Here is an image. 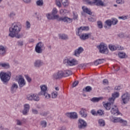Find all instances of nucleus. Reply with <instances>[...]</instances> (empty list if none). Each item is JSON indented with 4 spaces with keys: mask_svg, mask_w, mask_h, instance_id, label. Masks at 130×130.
<instances>
[{
    "mask_svg": "<svg viewBox=\"0 0 130 130\" xmlns=\"http://www.w3.org/2000/svg\"><path fill=\"white\" fill-rule=\"evenodd\" d=\"M40 88L41 90L38 93V94L37 93L29 94L26 96L27 100L38 102L40 100L39 96H42V95L44 96L45 99H49L51 95L47 93V87L46 85H41Z\"/></svg>",
    "mask_w": 130,
    "mask_h": 130,
    "instance_id": "nucleus-1",
    "label": "nucleus"
},
{
    "mask_svg": "<svg viewBox=\"0 0 130 130\" xmlns=\"http://www.w3.org/2000/svg\"><path fill=\"white\" fill-rule=\"evenodd\" d=\"M21 30H22V24L19 22H14L9 28V36L12 38L15 37L17 39H20L23 37V34H20Z\"/></svg>",
    "mask_w": 130,
    "mask_h": 130,
    "instance_id": "nucleus-2",
    "label": "nucleus"
},
{
    "mask_svg": "<svg viewBox=\"0 0 130 130\" xmlns=\"http://www.w3.org/2000/svg\"><path fill=\"white\" fill-rule=\"evenodd\" d=\"M46 17L48 20H57V21H62L64 23H72L73 22V19L71 18H69L67 16L62 17L59 18L58 15L54 16L52 14L48 13L46 14Z\"/></svg>",
    "mask_w": 130,
    "mask_h": 130,
    "instance_id": "nucleus-3",
    "label": "nucleus"
},
{
    "mask_svg": "<svg viewBox=\"0 0 130 130\" xmlns=\"http://www.w3.org/2000/svg\"><path fill=\"white\" fill-rule=\"evenodd\" d=\"M72 74V72L70 70H66L64 71H59L57 73H54L52 75V78L55 80H58L63 78V77H69V76H71Z\"/></svg>",
    "mask_w": 130,
    "mask_h": 130,
    "instance_id": "nucleus-4",
    "label": "nucleus"
},
{
    "mask_svg": "<svg viewBox=\"0 0 130 130\" xmlns=\"http://www.w3.org/2000/svg\"><path fill=\"white\" fill-rule=\"evenodd\" d=\"M63 63L69 67L77 66L79 63V61L77 59L72 57H66L63 59Z\"/></svg>",
    "mask_w": 130,
    "mask_h": 130,
    "instance_id": "nucleus-5",
    "label": "nucleus"
},
{
    "mask_svg": "<svg viewBox=\"0 0 130 130\" xmlns=\"http://www.w3.org/2000/svg\"><path fill=\"white\" fill-rule=\"evenodd\" d=\"M12 76V73L10 72H1L0 77L4 84H7V83L10 81L11 77Z\"/></svg>",
    "mask_w": 130,
    "mask_h": 130,
    "instance_id": "nucleus-6",
    "label": "nucleus"
},
{
    "mask_svg": "<svg viewBox=\"0 0 130 130\" xmlns=\"http://www.w3.org/2000/svg\"><path fill=\"white\" fill-rule=\"evenodd\" d=\"M86 3L88 4L89 6H98L101 7H106V5L101 0H84Z\"/></svg>",
    "mask_w": 130,
    "mask_h": 130,
    "instance_id": "nucleus-7",
    "label": "nucleus"
},
{
    "mask_svg": "<svg viewBox=\"0 0 130 130\" xmlns=\"http://www.w3.org/2000/svg\"><path fill=\"white\" fill-rule=\"evenodd\" d=\"M101 53H104L105 54H107L109 52L108 48H107V46L104 43H101L99 46H98Z\"/></svg>",
    "mask_w": 130,
    "mask_h": 130,
    "instance_id": "nucleus-8",
    "label": "nucleus"
},
{
    "mask_svg": "<svg viewBox=\"0 0 130 130\" xmlns=\"http://www.w3.org/2000/svg\"><path fill=\"white\" fill-rule=\"evenodd\" d=\"M111 121L112 122L116 123V122H119L120 123H122V124L125 126L127 124V121L126 120H124L118 117H112L111 118Z\"/></svg>",
    "mask_w": 130,
    "mask_h": 130,
    "instance_id": "nucleus-9",
    "label": "nucleus"
},
{
    "mask_svg": "<svg viewBox=\"0 0 130 130\" xmlns=\"http://www.w3.org/2000/svg\"><path fill=\"white\" fill-rule=\"evenodd\" d=\"M43 48H44V44L43 43L40 42L38 43L36 46V52L37 53H42V51H43Z\"/></svg>",
    "mask_w": 130,
    "mask_h": 130,
    "instance_id": "nucleus-10",
    "label": "nucleus"
},
{
    "mask_svg": "<svg viewBox=\"0 0 130 130\" xmlns=\"http://www.w3.org/2000/svg\"><path fill=\"white\" fill-rule=\"evenodd\" d=\"M121 98L123 104H126V103H128V102L129 101L130 94L126 92L122 94Z\"/></svg>",
    "mask_w": 130,
    "mask_h": 130,
    "instance_id": "nucleus-11",
    "label": "nucleus"
},
{
    "mask_svg": "<svg viewBox=\"0 0 130 130\" xmlns=\"http://www.w3.org/2000/svg\"><path fill=\"white\" fill-rule=\"evenodd\" d=\"M87 127V123L84 120L80 119L78 122V128L80 129H83L86 128Z\"/></svg>",
    "mask_w": 130,
    "mask_h": 130,
    "instance_id": "nucleus-12",
    "label": "nucleus"
},
{
    "mask_svg": "<svg viewBox=\"0 0 130 130\" xmlns=\"http://www.w3.org/2000/svg\"><path fill=\"white\" fill-rule=\"evenodd\" d=\"M111 113H112L113 115H119L120 114L119 111H118V108H117L116 105H113L112 106Z\"/></svg>",
    "mask_w": 130,
    "mask_h": 130,
    "instance_id": "nucleus-13",
    "label": "nucleus"
},
{
    "mask_svg": "<svg viewBox=\"0 0 130 130\" xmlns=\"http://www.w3.org/2000/svg\"><path fill=\"white\" fill-rule=\"evenodd\" d=\"M18 83L20 88H23V87L26 85L25 79H24V78H23L22 75H19V78L18 79Z\"/></svg>",
    "mask_w": 130,
    "mask_h": 130,
    "instance_id": "nucleus-14",
    "label": "nucleus"
},
{
    "mask_svg": "<svg viewBox=\"0 0 130 130\" xmlns=\"http://www.w3.org/2000/svg\"><path fill=\"white\" fill-rule=\"evenodd\" d=\"M89 30V26H81L80 28H78V31L76 32L77 35L78 36H81V34H82V32L83 31H88Z\"/></svg>",
    "mask_w": 130,
    "mask_h": 130,
    "instance_id": "nucleus-15",
    "label": "nucleus"
},
{
    "mask_svg": "<svg viewBox=\"0 0 130 130\" xmlns=\"http://www.w3.org/2000/svg\"><path fill=\"white\" fill-rule=\"evenodd\" d=\"M119 97V93L117 92H115L112 94V98L109 99V101L111 102V103H114V101L116 98H118Z\"/></svg>",
    "mask_w": 130,
    "mask_h": 130,
    "instance_id": "nucleus-16",
    "label": "nucleus"
},
{
    "mask_svg": "<svg viewBox=\"0 0 130 130\" xmlns=\"http://www.w3.org/2000/svg\"><path fill=\"white\" fill-rule=\"evenodd\" d=\"M24 109L22 110V114L23 115H27V114L29 112L30 110V105L25 104L23 106Z\"/></svg>",
    "mask_w": 130,
    "mask_h": 130,
    "instance_id": "nucleus-17",
    "label": "nucleus"
},
{
    "mask_svg": "<svg viewBox=\"0 0 130 130\" xmlns=\"http://www.w3.org/2000/svg\"><path fill=\"white\" fill-rule=\"evenodd\" d=\"M84 51V49L82 47H79L78 49L75 50L74 55L75 56H77L79 57L80 56V54L82 53Z\"/></svg>",
    "mask_w": 130,
    "mask_h": 130,
    "instance_id": "nucleus-18",
    "label": "nucleus"
},
{
    "mask_svg": "<svg viewBox=\"0 0 130 130\" xmlns=\"http://www.w3.org/2000/svg\"><path fill=\"white\" fill-rule=\"evenodd\" d=\"M66 115L68 116V117H70L73 119H76L78 118V114H77V113L76 112L68 113L66 114Z\"/></svg>",
    "mask_w": 130,
    "mask_h": 130,
    "instance_id": "nucleus-19",
    "label": "nucleus"
},
{
    "mask_svg": "<svg viewBox=\"0 0 130 130\" xmlns=\"http://www.w3.org/2000/svg\"><path fill=\"white\" fill-rule=\"evenodd\" d=\"M90 37L91 33L83 34L80 36V38L81 40H87V39H89V37Z\"/></svg>",
    "mask_w": 130,
    "mask_h": 130,
    "instance_id": "nucleus-20",
    "label": "nucleus"
},
{
    "mask_svg": "<svg viewBox=\"0 0 130 130\" xmlns=\"http://www.w3.org/2000/svg\"><path fill=\"white\" fill-rule=\"evenodd\" d=\"M43 64H44L43 61L39 59L36 60L34 62L35 68H40V67H42Z\"/></svg>",
    "mask_w": 130,
    "mask_h": 130,
    "instance_id": "nucleus-21",
    "label": "nucleus"
},
{
    "mask_svg": "<svg viewBox=\"0 0 130 130\" xmlns=\"http://www.w3.org/2000/svg\"><path fill=\"white\" fill-rule=\"evenodd\" d=\"M113 103H111V102L109 101V103L104 104V107L106 108V110H110V108L113 106Z\"/></svg>",
    "mask_w": 130,
    "mask_h": 130,
    "instance_id": "nucleus-22",
    "label": "nucleus"
},
{
    "mask_svg": "<svg viewBox=\"0 0 130 130\" xmlns=\"http://www.w3.org/2000/svg\"><path fill=\"white\" fill-rule=\"evenodd\" d=\"M83 12L86 13V14H88V15H92V12L91 11V10L87 8V7L83 6L82 8Z\"/></svg>",
    "mask_w": 130,
    "mask_h": 130,
    "instance_id": "nucleus-23",
    "label": "nucleus"
},
{
    "mask_svg": "<svg viewBox=\"0 0 130 130\" xmlns=\"http://www.w3.org/2000/svg\"><path fill=\"white\" fill-rule=\"evenodd\" d=\"M79 114L82 117H87V111L85 109H81L79 112Z\"/></svg>",
    "mask_w": 130,
    "mask_h": 130,
    "instance_id": "nucleus-24",
    "label": "nucleus"
},
{
    "mask_svg": "<svg viewBox=\"0 0 130 130\" xmlns=\"http://www.w3.org/2000/svg\"><path fill=\"white\" fill-rule=\"evenodd\" d=\"M109 48L111 51H114V50H119V49H121V48H119V46H116L114 45H110L109 46Z\"/></svg>",
    "mask_w": 130,
    "mask_h": 130,
    "instance_id": "nucleus-25",
    "label": "nucleus"
},
{
    "mask_svg": "<svg viewBox=\"0 0 130 130\" xmlns=\"http://www.w3.org/2000/svg\"><path fill=\"white\" fill-rule=\"evenodd\" d=\"M18 85L16 83H13L11 86V90L12 93H15L16 92V90L18 89Z\"/></svg>",
    "mask_w": 130,
    "mask_h": 130,
    "instance_id": "nucleus-26",
    "label": "nucleus"
},
{
    "mask_svg": "<svg viewBox=\"0 0 130 130\" xmlns=\"http://www.w3.org/2000/svg\"><path fill=\"white\" fill-rule=\"evenodd\" d=\"M59 38L62 40H68L69 39V36L66 34H60L59 35Z\"/></svg>",
    "mask_w": 130,
    "mask_h": 130,
    "instance_id": "nucleus-27",
    "label": "nucleus"
},
{
    "mask_svg": "<svg viewBox=\"0 0 130 130\" xmlns=\"http://www.w3.org/2000/svg\"><path fill=\"white\" fill-rule=\"evenodd\" d=\"M0 67H2V68H4V69H10V63L8 62L7 63H2L0 62Z\"/></svg>",
    "mask_w": 130,
    "mask_h": 130,
    "instance_id": "nucleus-28",
    "label": "nucleus"
},
{
    "mask_svg": "<svg viewBox=\"0 0 130 130\" xmlns=\"http://www.w3.org/2000/svg\"><path fill=\"white\" fill-rule=\"evenodd\" d=\"M102 99H103V97L93 98L90 100V101L93 102V103H95L96 102H99V101H100V100H102Z\"/></svg>",
    "mask_w": 130,
    "mask_h": 130,
    "instance_id": "nucleus-29",
    "label": "nucleus"
},
{
    "mask_svg": "<svg viewBox=\"0 0 130 130\" xmlns=\"http://www.w3.org/2000/svg\"><path fill=\"white\" fill-rule=\"evenodd\" d=\"M6 54V49L4 46H0V54L4 55Z\"/></svg>",
    "mask_w": 130,
    "mask_h": 130,
    "instance_id": "nucleus-30",
    "label": "nucleus"
},
{
    "mask_svg": "<svg viewBox=\"0 0 130 130\" xmlns=\"http://www.w3.org/2000/svg\"><path fill=\"white\" fill-rule=\"evenodd\" d=\"M118 56L120 58H125L126 54L124 52H120L118 53Z\"/></svg>",
    "mask_w": 130,
    "mask_h": 130,
    "instance_id": "nucleus-31",
    "label": "nucleus"
},
{
    "mask_svg": "<svg viewBox=\"0 0 130 130\" xmlns=\"http://www.w3.org/2000/svg\"><path fill=\"white\" fill-rule=\"evenodd\" d=\"M99 124L100 126H105V121L102 119L99 120Z\"/></svg>",
    "mask_w": 130,
    "mask_h": 130,
    "instance_id": "nucleus-32",
    "label": "nucleus"
},
{
    "mask_svg": "<svg viewBox=\"0 0 130 130\" xmlns=\"http://www.w3.org/2000/svg\"><path fill=\"white\" fill-rule=\"evenodd\" d=\"M103 60H104V59H99L96 60L95 61H94V65L98 66V64L103 63Z\"/></svg>",
    "mask_w": 130,
    "mask_h": 130,
    "instance_id": "nucleus-33",
    "label": "nucleus"
},
{
    "mask_svg": "<svg viewBox=\"0 0 130 130\" xmlns=\"http://www.w3.org/2000/svg\"><path fill=\"white\" fill-rule=\"evenodd\" d=\"M83 91L84 92H91L92 91V87L90 86H87L83 89Z\"/></svg>",
    "mask_w": 130,
    "mask_h": 130,
    "instance_id": "nucleus-34",
    "label": "nucleus"
},
{
    "mask_svg": "<svg viewBox=\"0 0 130 130\" xmlns=\"http://www.w3.org/2000/svg\"><path fill=\"white\" fill-rule=\"evenodd\" d=\"M112 25H116L118 23V20L115 18H113L111 19Z\"/></svg>",
    "mask_w": 130,
    "mask_h": 130,
    "instance_id": "nucleus-35",
    "label": "nucleus"
},
{
    "mask_svg": "<svg viewBox=\"0 0 130 130\" xmlns=\"http://www.w3.org/2000/svg\"><path fill=\"white\" fill-rule=\"evenodd\" d=\"M41 125L42 126V127H46V126H47V122L44 120L41 121Z\"/></svg>",
    "mask_w": 130,
    "mask_h": 130,
    "instance_id": "nucleus-36",
    "label": "nucleus"
},
{
    "mask_svg": "<svg viewBox=\"0 0 130 130\" xmlns=\"http://www.w3.org/2000/svg\"><path fill=\"white\" fill-rule=\"evenodd\" d=\"M61 3L64 7H68L69 6V1L68 0H61Z\"/></svg>",
    "mask_w": 130,
    "mask_h": 130,
    "instance_id": "nucleus-37",
    "label": "nucleus"
},
{
    "mask_svg": "<svg viewBox=\"0 0 130 130\" xmlns=\"http://www.w3.org/2000/svg\"><path fill=\"white\" fill-rule=\"evenodd\" d=\"M97 24H98V27L100 29H102V28H103V23H102V21H99L97 22Z\"/></svg>",
    "mask_w": 130,
    "mask_h": 130,
    "instance_id": "nucleus-38",
    "label": "nucleus"
},
{
    "mask_svg": "<svg viewBox=\"0 0 130 130\" xmlns=\"http://www.w3.org/2000/svg\"><path fill=\"white\" fill-rule=\"evenodd\" d=\"M97 115H103L104 114V111L102 110H98L96 112Z\"/></svg>",
    "mask_w": 130,
    "mask_h": 130,
    "instance_id": "nucleus-39",
    "label": "nucleus"
},
{
    "mask_svg": "<svg viewBox=\"0 0 130 130\" xmlns=\"http://www.w3.org/2000/svg\"><path fill=\"white\" fill-rule=\"evenodd\" d=\"M73 18L72 19V22H73V20H77V19H78V13H75V12H73Z\"/></svg>",
    "mask_w": 130,
    "mask_h": 130,
    "instance_id": "nucleus-40",
    "label": "nucleus"
},
{
    "mask_svg": "<svg viewBox=\"0 0 130 130\" xmlns=\"http://www.w3.org/2000/svg\"><path fill=\"white\" fill-rule=\"evenodd\" d=\"M129 18V17H128V15H126V16H119L118 17V19H122V20H126Z\"/></svg>",
    "mask_w": 130,
    "mask_h": 130,
    "instance_id": "nucleus-41",
    "label": "nucleus"
},
{
    "mask_svg": "<svg viewBox=\"0 0 130 130\" xmlns=\"http://www.w3.org/2000/svg\"><path fill=\"white\" fill-rule=\"evenodd\" d=\"M57 95H58V94L56 91H54L52 92V98H56V97H57Z\"/></svg>",
    "mask_w": 130,
    "mask_h": 130,
    "instance_id": "nucleus-42",
    "label": "nucleus"
},
{
    "mask_svg": "<svg viewBox=\"0 0 130 130\" xmlns=\"http://www.w3.org/2000/svg\"><path fill=\"white\" fill-rule=\"evenodd\" d=\"M37 6H43V0H39L37 2Z\"/></svg>",
    "mask_w": 130,
    "mask_h": 130,
    "instance_id": "nucleus-43",
    "label": "nucleus"
},
{
    "mask_svg": "<svg viewBox=\"0 0 130 130\" xmlns=\"http://www.w3.org/2000/svg\"><path fill=\"white\" fill-rule=\"evenodd\" d=\"M106 24L107 25V26H109V27H111V25H112V23L111 22V19L108 20L106 21Z\"/></svg>",
    "mask_w": 130,
    "mask_h": 130,
    "instance_id": "nucleus-44",
    "label": "nucleus"
},
{
    "mask_svg": "<svg viewBox=\"0 0 130 130\" xmlns=\"http://www.w3.org/2000/svg\"><path fill=\"white\" fill-rule=\"evenodd\" d=\"M56 14H57V9L56 8L53 9L52 14L53 16H56L55 15Z\"/></svg>",
    "mask_w": 130,
    "mask_h": 130,
    "instance_id": "nucleus-45",
    "label": "nucleus"
},
{
    "mask_svg": "<svg viewBox=\"0 0 130 130\" xmlns=\"http://www.w3.org/2000/svg\"><path fill=\"white\" fill-rule=\"evenodd\" d=\"M17 44L18 45V46H23V45H24V42L23 41H18L17 42Z\"/></svg>",
    "mask_w": 130,
    "mask_h": 130,
    "instance_id": "nucleus-46",
    "label": "nucleus"
},
{
    "mask_svg": "<svg viewBox=\"0 0 130 130\" xmlns=\"http://www.w3.org/2000/svg\"><path fill=\"white\" fill-rule=\"evenodd\" d=\"M56 5L57 6V7L60 8V7H61V3H60V1L56 0Z\"/></svg>",
    "mask_w": 130,
    "mask_h": 130,
    "instance_id": "nucleus-47",
    "label": "nucleus"
},
{
    "mask_svg": "<svg viewBox=\"0 0 130 130\" xmlns=\"http://www.w3.org/2000/svg\"><path fill=\"white\" fill-rule=\"evenodd\" d=\"M116 3L119 5H122L124 4V0H117Z\"/></svg>",
    "mask_w": 130,
    "mask_h": 130,
    "instance_id": "nucleus-48",
    "label": "nucleus"
},
{
    "mask_svg": "<svg viewBox=\"0 0 130 130\" xmlns=\"http://www.w3.org/2000/svg\"><path fill=\"white\" fill-rule=\"evenodd\" d=\"M25 25L27 29H30V28L31 27V24H30V22L29 21H26Z\"/></svg>",
    "mask_w": 130,
    "mask_h": 130,
    "instance_id": "nucleus-49",
    "label": "nucleus"
},
{
    "mask_svg": "<svg viewBox=\"0 0 130 130\" xmlns=\"http://www.w3.org/2000/svg\"><path fill=\"white\" fill-rule=\"evenodd\" d=\"M25 79L27 80V82H28V83L31 82V81H32V79H31V78H30V77L28 76V75L25 76Z\"/></svg>",
    "mask_w": 130,
    "mask_h": 130,
    "instance_id": "nucleus-50",
    "label": "nucleus"
},
{
    "mask_svg": "<svg viewBox=\"0 0 130 130\" xmlns=\"http://www.w3.org/2000/svg\"><path fill=\"white\" fill-rule=\"evenodd\" d=\"M48 113L47 112H43L40 113V115L42 116H47Z\"/></svg>",
    "mask_w": 130,
    "mask_h": 130,
    "instance_id": "nucleus-51",
    "label": "nucleus"
},
{
    "mask_svg": "<svg viewBox=\"0 0 130 130\" xmlns=\"http://www.w3.org/2000/svg\"><path fill=\"white\" fill-rule=\"evenodd\" d=\"M91 114H92V115H94V116H97V112H96L95 110H91Z\"/></svg>",
    "mask_w": 130,
    "mask_h": 130,
    "instance_id": "nucleus-52",
    "label": "nucleus"
},
{
    "mask_svg": "<svg viewBox=\"0 0 130 130\" xmlns=\"http://www.w3.org/2000/svg\"><path fill=\"white\" fill-rule=\"evenodd\" d=\"M88 21H89V22H95L96 21V19L93 17H89L88 18Z\"/></svg>",
    "mask_w": 130,
    "mask_h": 130,
    "instance_id": "nucleus-53",
    "label": "nucleus"
},
{
    "mask_svg": "<svg viewBox=\"0 0 130 130\" xmlns=\"http://www.w3.org/2000/svg\"><path fill=\"white\" fill-rule=\"evenodd\" d=\"M78 84H79V81H75V82H73L72 86L73 87H76L77 86H78Z\"/></svg>",
    "mask_w": 130,
    "mask_h": 130,
    "instance_id": "nucleus-54",
    "label": "nucleus"
},
{
    "mask_svg": "<svg viewBox=\"0 0 130 130\" xmlns=\"http://www.w3.org/2000/svg\"><path fill=\"white\" fill-rule=\"evenodd\" d=\"M105 89L107 91V92H110L111 90H112V88L109 86L106 87L105 88Z\"/></svg>",
    "mask_w": 130,
    "mask_h": 130,
    "instance_id": "nucleus-55",
    "label": "nucleus"
},
{
    "mask_svg": "<svg viewBox=\"0 0 130 130\" xmlns=\"http://www.w3.org/2000/svg\"><path fill=\"white\" fill-rule=\"evenodd\" d=\"M32 112L33 114H37L38 113V111L35 109H32Z\"/></svg>",
    "mask_w": 130,
    "mask_h": 130,
    "instance_id": "nucleus-56",
    "label": "nucleus"
},
{
    "mask_svg": "<svg viewBox=\"0 0 130 130\" xmlns=\"http://www.w3.org/2000/svg\"><path fill=\"white\" fill-rule=\"evenodd\" d=\"M60 14H66L67 13V10L66 9H61L60 11Z\"/></svg>",
    "mask_w": 130,
    "mask_h": 130,
    "instance_id": "nucleus-57",
    "label": "nucleus"
},
{
    "mask_svg": "<svg viewBox=\"0 0 130 130\" xmlns=\"http://www.w3.org/2000/svg\"><path fill=\"white\" fill-rule=\"evenodd\" d=\"M9 16L10 18H13V17H15V16H16V14L15 12H11Z\"/></svg>",
    "mask_w": 130,
    "mask_h": 130,
    "instance_id": "nucleus-58",
    "label": "nucleus"
},
{
    "mask_svg": "<svg viewBox=\"0 0 130 130\" xmlns=\"http://www.w3.org/2000/svg\"><path fill=\"white\" fill-rule=\"evenodd\" d=\"M17 123L16 124L17 125H22V122H21V121H20L19 120H17Z\"/></svg>",
    "mask_w": 130,
    "mask_h": 130,
    "instance_id": "nucleus-59",
    "label": "nucleus"
},
{
    "mask_svg": "<svg viewBox=\"0 0 130 130\" xmlns=\"http://www.w3.org/2000/svg\"><path fill=\"white\" fill-rule=\"evenodd\" d=\"M25 4H30L31 3V0H22Z\"/></svg>",
    "mask_w": 130,
    "mask_h": 130,
    "instance_id": "nucleus-60",
    "label": "nucleus"
},
{
    "mask_svg": "<svg viewBox=\"0 0 130 130\" xmlns=\"http://www.w3.org/2000/svg\"><path fill=\"white\" fill-rule=\"evenodd\" d=\"M114 90H115L116 91H118L120 90V87L119 86H116L114 88Z\"/></svg>",
    "mask_w": 130,
    "mask_h": 130,
    "instance_id": "nucleus-61",
    "label": "nucleus"
},
{
    "mask_svg": "<svg viewBox=\"0 0 130 130\" xmlns=\"http://www.w3.org/2000/svg\"><path fill=\"white\" fill-rule=\"evenodd\" d=\"M103 83L104 84H108V80L107 79H104L103 80Z\"/></svg>",
    "mask_w": 130,
    "mask_h": 130,
    "instance_id": "nucleus-62",
    "label": "nucleus"
},
{
    "mask_svg": "<svg viewBox=\"0 0 130 130\" xmlns=\"http://www.w3.org/2000/svg\"><path fill=\"white\" fill-rule=\"evenodd\" d=\"M55 90H56V91H59V88L58 87H55Z\"/></svg>",
    "mask_w": 130,
    "mask_h": 130,
    "instance_id": "nucleus-63",
    "label": "nucleus"
},
{
    "mask_svg": "<svg viewBox=\"0 0 130 130\" xmlns=\"http://www.w3.org/2000/svg\"><path fill=\"white\" fill-rule=\"evenodd\" d=\"M48 48L49 50L51 49V46H48Z\"/></svg>",
    "mask_w": 130,
    "mask_h": 130,
    "instance_id": "nucleus-64",
    "label": "nucleus"
}]
</instances>
